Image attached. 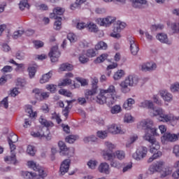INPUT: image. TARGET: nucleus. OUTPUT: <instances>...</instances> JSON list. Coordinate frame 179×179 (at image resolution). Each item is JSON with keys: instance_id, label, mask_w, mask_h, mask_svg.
<instances>
[{"instance_id": "nucleus-23", "label": "nucleus", "mask_w": 179, "mask_h": 179, "mask_svg": "<svg viewBox=\"0 0 179 179\" xmlns=\"http://www.w3.org/2000/svg\"><path fill=\"white\" fill-rule=\"evenodd\" d=\"M99 173H103V174H110V165L106 162L101 163L98 167Z\"/></svg>"}, {"instance_id": "nucleus-3", "label": "nucleus", "mask_w": 179, "mask_h": 179, "mask_svg": "<svg viewBox=\"0 0 179 179\" xmlns=\"http://www.w3.org/2000/svg\"><path fill=\"white\" fill-rule=\"evenodd\" d=\"M164 162L158 161L150 166L148 171L150 172V174H155V173L160 172L162 171L161 178H164L167 177V176H170V174H171L172 170L170 167H166L165 169H164Z\"/></svg>"}, {"instance_id": "nucleus-19", "label": "nucleus", "mask_w": 179, "mask_h": 179, "mask_svg": "<svg viewBox=\"0 0 179 179\" xmlns=\"http://www.w3.org/2000/svg\"><path fill=\"white\" fill-rule=\"evenodd\" d=\"M129 44H130V51L132 55H136L138 52H139V46L138 43L135 41V38H129Z\"/></svg>"}, {"instance_id": "nucleus-13", "label": "nucleus", "mask_w": 179, "mask_h": 179, "mask_svg": "<svg viewBox=\"0 0 179 179\" xmlns=\"http://www.w3.org/2000/svg\"><path fill=\"white\" fill-rule=\"evenodd\" d=\"M116 20L115 17H107L106 18H98L96 20L97 24H99V26H104L105 27H107V26H110L112 23H114Z\"/></svg>"}, {"instance_id": "nucleus-33", "label": "nucleus", "mask_w": 179, "mask_h": 179, "mask_svg": "<svg viewBox=\"0 0 179 179\" xmlns=\"http://www.w3.org/2000/svg\"><path fill=\"white\" fill-rule=\"evenodd\" d=\"M108 58V54L103 53L94 60V64H101V62H104L106 59H107Z\"/></svg>"}, {"instance_id": "nucleus-28", "label": "nucleus", "mask_w": 179, "mask_h": 179, "mask_svg": "<svg viewBox=\"0 0 179 179\" xmlns=\"http://www.w3.org/2000/svg\"><path fill=\"white\" fill-rule=\"evenodd\" d=\"M120 86L121 87V92L122 93H129L131 92V89L128 87L129 86V84L127 83L126 80L122 81L120 84Z\"/></svg>"}, {"instance_id": "nucleus-64", "label": "nucleus", "mask_w": 179, "mask_h": 179, "mask_svg": "<svg viewBox=\"0 0 179 179\" xmlns=\"http://www.w3.org/2000/svg\"><path fill=\"white\" fill-rule=\"evenodd\" d=\"M173 153L176 156V157H179V145H176L173 147Z\"/></svg>"}, {"instance_id": "nucleus-8", "label": "nucleus", "mask_w": 179, "mask_h": 179, "mask_svg": "<svg viewBox=\"0 0 179 179\" xmlns=\"http://www.w3.org/2000/svg\"><path fill=\"white\" fill-rule=\"evenodd\" d=\"M58 146L60 149V155L62 156H70L72 157L75 155V148H68L64 141H59Z\"/></svg>"}, {"instance_id": "nucleus-6", "label": "nucleus", "mask_w": 179, "mask_h": 179, "mask_svg": "<svg viewBox=\"0 0 179 179\" xmlns=\"http://www.w3.org/2000/svg\"><path fill=\"white\" fill-rule=\"evenodd\" d=\"M115 157H117V159H118L119 160H122L125 159V152H124L123 150H117L115 153H103V158L105 159V160H114Z\"/></svg>"}, {"instance_id": "nucleus-62", "label": "nucleus", "mask_w": 179, "mask_h": 179, "mask_svg": "<svg viewBox=\"0 0 179 179\" xmlns=\"http://www.w3.org/2000/svg\"><path fill=\"white\" fill-rule=\"evenodd\" d=\"M171 29L173 33H179V24L172 23Z\"/></svg>"}, {"instance_id": "nucleus-1", "label": "nucleus", "mask_w": 179, "mask_h": 179, "mask_svg": "<svg viewBox=\"0 0 179 179\" xmlns=\"http://www.w3.org/2000/svg\"><path fill=\"white\" fill-rule=\"evenodd\" d=\"M140 125H141L142 128L145 131L143 139L151 143L150 152V153H153V155L148 159V163H152L153 160H156V159L162 157V155H163L161 151H159V149H160V145L154 137L157 135V129L153 127V121L150 120L141 121Z\"/></svg>"}, {"instance_id": "nucleus-48", "label": "nucleus", "mask_w": 179, "mask_h": 179, "mask_svg": "<svg viewBox=\"0 0 179 179\" xmlns=\"http://www.w3.org/2000/svg\"><path fill=\"white\" fill-rule=\"evenodd\" d=\"M174 166L176 169H178V170L173 173L172 177L173 178H179V161L175 164Z\"/></svg>"}, {"instance_id": "nucleus-42", "label": "nucleus", "mask_w": 179, "mask_h": 179, "mask_svg": "<svg viewBox=\"0 0 179 179\" xmlns=\"http://www.w3.org/2000/svg\"><path fill=\"white\" fill-rule=\"evenodd\" d=\"M35 173L24 171L22 172V176L26 179H33L34 177Z\"/></svg>"}, {"instance_id": "nucleus-47", "label": "nucleus", "mask_w": 179, "mask_h": 179, "mask_svg": "<svg viewBox=\"0 0 179 179\" xmlns=\"http://www.w3.org/2000/svg\"><path fill=\"white\" fill-rule=\"evenodd\" d=\"M27 153H28V155H30V156H34V155H36V150L34 148V146L30 145H28Z\"/></svg>"}, {"instance_id": "nucleus-22", "label": "nucleus", "mask_w": 179, "mask_h": 179, "mask_svg": "<svg viewBox=\"0 0 179 179\" xmlns=\"http://www.w3.org/2000/svg\"><path fill=\"white\" fill-rule=\"evenodd\" d=\"M126 82L128 83L129 86L132 87L138 84V76L135 75H129L125 78Z\"/></svg>"}, {"instance_id": "nucleus-46", "label": "nucleus", "mask_w": 179, "mask_h": 179, "mask_svg": "<svg viewBox=\"0 0 179 179\" xmlns=\"http://www.w3.org/2000/svg\"><path fill=\"white\" fill-rule=\"evenodd\" d=\"M84 142L88 143V142H97V137L96 136H91L84 138Z\"/></svg>"}, {"instance_id": "nucleus-10", "label": "nucleus", "mask_w": 179, "mask_h": 179, "mask_svg": "<svg viewBox=\"0 0 179 179\" xmlns=\"http://www.w3.org/2000/svg\"><path fill=\"white\" fill-rule=\"evenodd\" d=\"M126 27L127 24L125 22L117 21V22L115 24L113 33L110 34L111 37H114L115 38H120V37H121L120 33L122 30H124Z\"/></svg>"}, {"instance_id": "nucleus-49", "label": "nucleus", "mask_w": 179, "mask_h": 179, "mask_svg": "<svg viewBox=\"0 0 179 179\" xmlns=\"http://www.w3.org/2000/svg\"><path fill=\"white\" fill-rule=\"evenodd\" d=\"M120 112H121V106L118 105L114 106L110 110V113L112 114H118V113H120Z\"/></svg>"}, {"instance_id": "nucleus-15", "label": "nucleus", "mask_w": 179, "mask_h": 179, "mask_svg": "<svg viewBox=\"0 0 179 179\" xmlns=\"http://www.w3.org/2000/svg\"><path fill=\"white\" fill-rule=\"evenodd\" d=\"M162 143H166V142H176L178 141V135L171 133H165L161 138Z\"/></svg>"}, {"instance_id": "nucleus-57", "label": "nucleus", "mask_w": 179, "mask_h": 179, "mask_svg": "<svg viewBox=\"0 0 179 179\" xmlns=\"http://www.w3.org/2000/svg\"><path fill=\"white\" fill-rule=\"evenodd\" d=\"M47 90H49L50 93H54L57 90V85L52 84L46 85Z\"/></svg>"}, {"instance_id": "nucleus-53", "label": "nucleus", "mask_w": 179, "mask_h": 179, "mask_svg": "<svg viewBox=\"0 0 179 179\" xmlns=\"http://www.w3.org/2000/svg\"><path fill=\"white\" fill-rule=\"evenodd\" d=\"M28 72L29 75V78H34V76L36 75V70L35 67H29L28 68Z\"/></svg>"}, {"instance_id": "nucleus-45", "label": "nucleus", "mask_w": 179, "mask_h": 179, "mask_svg": "<svg viewBox=\"0 0 179 179\" xmlns=\"http://www.w3.org/2000/svg\"><path fill=\"white\" fill-rule=\"evenodd\" d=\"M59 94L66 96V97H71L72 96V92L66 90L61 89L59 90Z\"/></svg>"}, {"instance_id": "nucleus-54", "label": "nucleus", "mask_w": 179, "mask_h": 179, "mask_svg": "<svg viewBox=\"0 0 179 179\" xmlns=\"http://www.w3.org/2000/svg\"><path fill=\"white\" fill-rule=\"evenodd\" d=\"M97 136H98V138H100L101 139H105V138H107V131H99L97 132Z\"/></svg>"}, {"instance_id": "nucleus-17", "label": "nucleus", "mask_w": 179, "mask_h": 179, "mask_svg": "<svg viewBox=\"0 0 179 179\" xmlns=\"http://www.w3.org/2000/svg\"><path fill=\"white\" fill-rule=\"evenodd\" d=\"M70 166H71V159H64L60 166V169H59L60 174L62 176H65V174H66V172L69 171Z\"/></svg>"}, {"instance_id": "nucleus-38", "label": "nucleus", "mask_w": 179, "mask_h": 179, "mask_svg": "<svg viewBox=\"0 0 179 179\" xmlns=\"http://www.w3.org/2000/svg\"><path fill=\"white\" fill-rule=\"evenodd\" d=\"M55 20L56 21L54 23V29L55 30H61V27H62V17H59Z\"/></svg>"}, {"instance_id": "nucleus-59", "label": "nucleus", "mask_w": 179, "mask_h": 179, "mask_svg": "<svg viewBox=\"0 0 179 179\" xmlns=\"http://www.w3.org/2000/svg\"><path fill=\"white\" fill-rule=\"evenodd\" d=\"M87 166H88V167H90V169L94 170V169H96V166H97V161L90 160L87 163Z\"/></svg>"}, {"instance_id": "nucleus-43", "label": "nucleus", "mask_w": 179, "mask_h": 179, "mask_svg": "<svg viewBox=\"0 0 179 179\" xmlns=\"http://www.w3.org/2000/svg\"><path fill=\"white\" fill-rule=\"evenodd\" d=\"M105 145L106 146L108 150L110 152H106V153H113V150L115 149V145L110 142H106Z\"/></svg>"}, {"instance_id": "nucleus-40", "label": "nucleus", "mask_w": 179, "mask_h": 179, "mask_svg": "<svg viewBox=\"0 0 179 179\" xmlns=\"http://www.w3.org/2000/svg\"><path fill=\"white\" fill-rule=\"evenodd\" d=\"M26 113L29 115V117L34 118L37 117V112H33V109L31 108V106H27L25 109Z\"/></svg>"}, {"instance_id": "nucleus-30", "label": "nucleus", "mask_w": 179, "mask_h": 179, "mask_svg": "<svg viewBox=\"0 0 179 179\" xmlns=\"http://www.w3.org/2000/svg\"><path fill=\"white\" fill-rule=\"evenodd\" d=\"M52 76V71H49L48 73L42 76V78L40 79V83H47L51 79Z\"/></svg>"}, {"instance_id": "nucleus-21", "label": "nucleus", "mask_w": 179, "mask_h": 179, "mask_svg": "<svg viewBox=\"0 0 179 179\" xmlns=\"http://www.w3.org/2000/svg\"><path fill=\"white\" fill-rule=\"evenodd\" d=\"M132 3L133 8H136V9H142L143 8V5H146L148 1L146 0H130Z\"/></svg>"}, {"instance_id": "nucleus-2", "label": "nucleus", "mask_w": 179, "mask_h": 179, "mask_svg": "<svg viewBox=\"0 0 179 179\" xmlns=\"http://www.w3.org/2000/svg\"><path fill=\"white\" fill-rule=\"evenodd\" d=\"M117 94L115 87L110 85L107 90H101L99 94L96 96V102L99 104L106 103L108 106H113L115 103L114 96Z\"/></svg>"}, {"instance_id": "nucleus-27", "label": "nucleus", "mask_w": 179, "mask_h": 179, "mask_svg": "<svg viewBox=\"0 0 179 179\" xmlns=\"http://www.w3.org/2000/svg\"><path fill=\"white\" fill-rule=\"evenodd\" d=\"M135 104V100L132 98H129L123 104V108L124 110H131L132 108V106Z\"/></svg>"}, {"instance_id": "nucleus-34", "label": "nucleus", "mask_w": 179, "mask_h": 179, "mask_svg": "<svg viewBox=\"0 0 179 179\" xmlns=\"http://www.w3.org/2000/svg\"><path fill=\"white\" fill-rule=\"evenodd\" d=\"M107 43L104 41H99L95 45V50L99 51V50H106L108 48Z\"/></svg>"}, {"instance_id": "nucleus-32", "label": "nucleus", "mask_w": 179, "mask_h": 179, "mask_svg": "<svg viewBox=\"0 0 179 179\" xmlns=\"http://www.w3.org/2000/svg\"><path fill=\"white\" fill-rule=\"evenodd\" d=\"M39 122L41 125H43V128H48L50 127H52V122L48 121L44 117L41 116L39 118Z\"/></svg>"}, {"instance_id": "nucleus-20", "label": "nucleus", "mask_w": 179, "mask_h": 179, "mask_svg": "<svg viewBox=\"0 0 179 179\" xmlns=\"http://www.w3.org/2000/svg\"><path fill=\"white\" fill-rule=\"evenodd\" d=\"M108 131L110 132V134H113V135H117V134H120L122 135V134L124 133V130L121 129V127H118L116 124H111L109 126Z\"/></svg>"}, {"instance_id": "nucleus-41", "label": "nucleus", "mask_w": 179, "mask_h": 179, "mask_svg": "<svg viewBox=\"0 0 179 179\" xmlns=\"http://www.w3.org/2000/svg\"><path fill=\"white\" fill-rule=\"evenodd\" d=\"M19 7L20 10H24L25 8H30V6L27 0H22L20 2Z\"/></svg>"}, {"instance_id": "nucleus-9", "label": "nucleus", "mask_w": 179, "mask_h": 179, "mask_svg": "<svg viewBox=\"0 0 179 179\" xmlns=\"http://www.w3.org/2000/svg\"><path fill=\"white\" fill-rule=\"evenodd\" d=\"M31 136L34 138H45L47 141H51V133L48 128L43 127L41 131H32L31 132Z\"/></svg>"}, {"instance_id": "nucleus-51", "label": "nucleus", "mask_w": 179, "mask_h": 179, "mask_svg": "<svg viewBox=\"0 0 179 179\" xmlns=\"http://www.w3.org/2000/svg\"><path fill=\"white\" fill-rule=\"evenodd\" d=\"M110 166L111 167H114L115 169H121L122 167V164L121 163L118 162V161H110Z\"/></svg>"}, {"instance_id": "nucleus-25", "label": "nucleus", "mask_w": 179, "mask_h": 179, "mask_svg": "<svg viewBox=\"0 0 179 179\" xmlns=\"http://www.w3.org/2000/svg\"><path fill=\"white\" fill-rule=\"evenodd\" d=\"M157 38H158V40L161 42V43H164V44H168L169 45H170V44H171V41H169V38H167V35L166 34H159L157 36Z\"/></svg>"}, {"instance_id": "nucleus-26", "label": "nucleus", "mask_w": 179, "mask_h": 179, "mask_svg": "<svg viewBox=\"0 0 179 179\" xmlns=\"http://www.w3.org/2000/svg\"><path fill=\"white\" fill-rule=\"evenodd\" d=\"M160 94L165 101H171L173 100V95L167 92V90L160 91Z\"/></svg>"}, {"instance_id": "nucleus-29", "label": "nucleus", "mask_w": 179, "mask_h": 179, "mask_svg": "<svg viewBox=\"0 0 179 179\" xmlns=\"http://www.w3.org/2000/svg\"><path fill=\"white\" fill-rule=\"evenodd\" d=\"M141 107H143V108H150L152 110L153 113H155L154 110H156V108L153 107V102L150 101H144L141 102Z\"/></svg>"}, {"instance_id": "nucleus-35", "label": "nucleus", "mask_w": 179, "mask_h": 179, "mask_svg": "<svg viewBox=\"0 0 179 179\" xmlns=\"http://www.w3.org/2000/svg\"><path fill=\"white\" fill-rule=\"evenodd\" d=\"M59 69L61 72H64V71H72L73 66L71 64L65 63L62 64Z\"/></svg>"}, {"instance_id": "nucleus-14", "label": "nucleus", "mask_w": 179, "mask_h": 179, "mask_svg": "<svg viewBox=\"0 0 179 179\" xmlns=\"http://www.w3.org/2000/svg\"><path fill=\"white\" fill-rule=\"evenodd\" d=\"M33 93H34L36 100H39L40 101L50 97L49 92H44L42 90L40 89L36 88L33 90Z\"/></svg>"}, {"instance_id": "nucleus-5", "label": "nucleus", "mask_w": 179, "mask_h": 179, "mask_svg": "<svg viewBox=\"0 0 179 179\" xmlns=\"http://www.w3.org/2000/svg\"><path fill=\"white\" fill-rule=\"evenodd\" d=\"M153 114L154 115H158V120L161 122H170V121H173V120H174V116H173V115L164 114V110L160 108L154 109Z\"/></svg>"}, {"instance_id": "nucleus-18", "label": "nucleus", "mask_w": 179, "mask_h": 179, "mask_svg": "<svg viewBox=\"0 0 179 179\" xmlns=\"http://www.w3.org/2000/svg\"><path fill=\"white\" fill-rule=\"evenodd\" d=\"M65 13V8L61 7H56L53 9V12L50 14V19H58V16H62Z\"/></svg>"}, {"instance_id": "nucleus-4", "label": "nucleus", "mask_w": 179, "mask_h": 179, "mask_svg": "<svg viewBox=\"0 0 179 179\" xmlns=\"http://www.w3.org/2000/svg\"><path fill=\"white\" fill-rule=\"evenodd\" d=\"M27 166L29 169H33L34 171H37L39 174V175H36L35 173L33 179H44L47 176V173H45V171H44V168L36 164L34 161H28Z\"/></svg>"}, {"instance_id": "nucleus-16", "label": "nucleus", "mask_w": 179, "mask_h": 179, "mask_svg": "<svg viewBox=\"0 0 179 179\" xmlns=\"http://www.w3.org/2000/svg\"><path fill=\"white\" fill-rule=\"evenodd\" d=\"M61 56V52L58 50V46H53L49 52V57L52 62H57Z\"/></svg>"}, {"instance_id": "nucleus-11", "label": "nucleus", "mask_w": 179, "mask_h": 179, "mask_svg": "<svg viewBox=\"0 0 179 179\" xmlns=\"http://www.w3.org/2000/svg\"><path fill=\"white\" fill-rule=\"evenodd\" d=\"M148 155V148L146 147H139L136 152H134L132 155L133 158L135 159V160H143L146 157V155Z\"/></svg>"}, {"instance_id": "nucleus-56", "label": "nucleus", "mask_w": 179, "mask_h": 179, "mask_svg": "<svg viewBox=\"0 0 179 179\" xmlns=\"http://www.w3.org/2000/svg\"><path fill=\"white\" fill-rule=\"evenodd\" d=\"M76 80L80 83L81 86H87V80L80 77L76 78Z\"/></svg>"}, {"instance_id": "nucleus-36", "label": "nucleus", "mask_w": 179, "mask_h": 179, "mask_svg": "<svg viewBox=\"0 0 179 179\" xmlns=\"http://www.w3.org/2000/svg\"><path fill=\"white\" fill-rule=\"evenodd\" d=\"M19 141V137L15 133L10 134L8 138V143H16Z\"/></svg>"}, {"instance_id": "nucleus-37", "label": "nucleus", "mask_w": 179, "mask_h": 179, "mask_svg": "<svg viewBox=\"0 0 179 179\" xmlns=\"http://www.w3.org/2000/svg\"><path fill=\"white\" fill-rule=\"evenodd\" d=\"M86 1L87 0H76L75 3L71 5V10H75L76 8H78V6H80V5H83V3H85Z\"/></svg>"}, {"instance_id": "nucleus-52", "label": "nucleus", "mask_w": 179, "mask_h": 179, "mask_svg": "<svg viewBox=\"0 0 179 179\" xmlns=\"http://www.w3.org/2000/svg\"><path fill=\"white\" fill-rule=\"evenodd\" d=\"M67 38L69 40L70 43H75V41H76V35L73 33H69L67 35Z\"/></svg>"}, {"instance_id": "nucleus-7", "label": "nucleus", "mask_w": 179, "mask_h": 179, "mask_svg": "<svg viewBox=\"0 0 179 179\" xmlns=\"http://www.w3.org/2000/svg\"><path fill=\"white\" fill-rule=\"evenodd\" d=\"M13 143H8L11 155L4 157V161L6 163H8V164H16V153H15V150H16V145Z\"/></svg>"}, {"instance_id": "nucleus-44", "label": "nucleus", "mask_w": 179, "mask_h": 179, "mask_svg": "<svg viewBox=\"0 0 179 179\" xmlns=\"http://www.w3.org/2000/svg\"><path fill=\"white\" fill-rule=\"evenodd\" d=\"M79 137L78 136L70 135L66 138V142L73 143Z\"/></svg>"}, {"instance_id": "nucleus-12", "label": "nucleus", "mask_w": 179, "mask_h": 179, "mask_svg": "<svg viewBox=\"0 0 179 179\" xmlns=\"http://www.w3.org/2000/svg\"><path fill=\"white\" fill-rule=\"evenodd\" d=\"M97 83H99V79L96 78H93L92 81V84L94 88H92V90H86L85 92V99H87V100H89V99L90 98V96H94V94L97 93V87H94L95 86L97 85Z\"/></svg>"}, {"instance_id": "nucleus-58", "label": "nucleus", "mask_w": 179, "mask_h": 179, "mask_svg": "<svg viewBox=\"0 0 179 179\" xmlns=\"http://www.w3.org/2000/svg\"><path fill=\"white\" fill-rule=\"evenodd\" d=\"M86 55L90 58H93L96 55V51L94 49H89L87 50Z\"/></svg>"}, {"instance_id": "nucleus-50", "label": "nucleus", "mask_w": 179, "mask_h": 179, "mask_svg": "<svg viewBox=\"0 0 179 179\" xmlns=\"http://www.w3.org/2000/svg\"><path fill=\"white\" fill-rule=\"evenodd\" d=\"M33 44L34 47L37 49L41 48L42 47H44V42L41 41H34Z\"/></svg>"}, {"instance_id": "nucleus-24", "label": "nucleus", "mask_w": 179, "mask_h": 179, "mask_svg": "<svg viewBox=\"0 0 179 179\" xmlns=\"http://www.w3.org/2000/svg\"><path fill=\"white\" fill-rule=\"evenodd\" d=\"M156 68L157 66L155 63H146L141 65V70L143 72H148V71H155Z\"/></svg>"}, {"instance_id": "nucleus-63", "label": "nucleus", "mask_w": 179, "mask_h": 179, "mask_svg": "<svg viewBox=\"0 0 179 179\" xmlns=\"http://www.w3.org/2000/svg\"><path fill=\"white\" fill-rule=\"evenodd\" d=\"M171 90L173 93L175 92H179V83H175L171 86Z\"/></svg>"}, {"instance_id": "nucleus-31", "label": "nucleus", "mask_w": 179, "mask_h": 179, "mask_svg": "<svg viewBox=\"0 0 179 179\" xmlns=\"http://www.w3.org/2000/svg\"><path fill=\"white\" fill-rule=\"evenodd\" d=\"M87 29L88 31H90L91 33H97L99 31V28L97 27V25L93 22H90L87 24Z\"/></svg>"}, {"instance_id": "nucleus-39", "label": "nucleus", "mask_w": 179, "mask_h": 179, "mask_svg": "<svg viewBox=\"0 0 179 179\" xmlns=\"http://www.w3.org/2000/svg\"><path fill=\"white\" fill-rule=\"evenodd\" d=\"M124 75H125V72L123 70H118L116 73H115L113 79L115 80H120V79H121Z\"/></svg>"}, {"instance_id": "nucleus-55", "label": "nucleus", "mask_w": 179, "mask_h": 179, "mask_svg": "<svg viewBox=\"0 0 179 179\" xmlns=\"http://www.w3.org/2000/svg\"><path fill=\"white\" fill-rule=\"evenodd\" d=\"M72 83V80L69 78H66L62 80L61 83L59 84V86H68V85H71Z\"/></svg>"}, {"instance_id": "nucleus-61", "label": "nucleus", "mask_w": 179, "mask_h": 179, "mask_svg": "<svg viewBox=\"0 0 179 179\" xmlns=\"http://www.w3.org/2000/svg\"><path fill=\"white\" fill-rule=\"evenodd\" d=\"M78 59L81 64H86V62H89V58L86 57L85 55H80Z\"/></svg>"}, {"instance_id": "nucleus-60", "label": "nucleus", "mask_w": 179, "mask_h": 179, "mask_svg": "<svg viewBox=\"0 0 179 179\" xmlns=\"http://www.w3.org/2000/svg\"><path fill=\"white\" fill-rule=\"evenodd\" d=\"M124 122H134V117L129 113H127L124 115Z\"/></svg>"}]
</instances>
